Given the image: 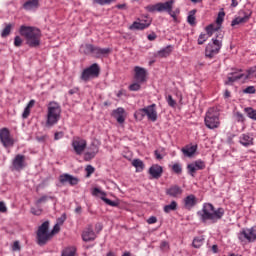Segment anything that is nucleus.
<instances>
[{
    "label": "nucleus",
    "mask_w": 256,
    "mask_h": 256,
    "mask_svg": "<svg viewBox=\"0 0 256 256\" xmlns=\"http://www.w3.org/2000/svg\"><path fill=\"white\" fill-rule=\"evenodd\" d=\"M173 5H175V0H170L166 2H159L156 4H150L146 7H144L145 11L148 13H155L156 11L158 13H163V11H166V13H169L171 9H173Z\"/></svg>",
    "instance_id": "obj_8"
},
{
    "label": "nucleus",
    "mask_w": 256,
    "mask_h": 256,
    "mask_svg": "<svg viewBox=\"0 0 256 256\" xmlns=\"http://www.w3.org/2000/svg\"><path fill=\"white\" fill-rule=\"evenodd\" d=\"M61 119V105L56 101H51L47 105L46 127H53Z\"/></svg>",
    "instance_id": "obj_3"
},
{
    "label": "nucleus",
    "mask_w": 256,
    "mask_h": 256,
    "mask_svg": "<svg viewBox=\"0 0 256 256\" xmlns=\"http://www.w3.org/2000/svg\"><path fill=\"white\" fill-rule=\"evenodd\" d=\"M41 213H43V209L34 207L31 208L32 215H41Z\"/></svg>",
    "instance_id": "obj_55"
},
{
    "label": "nucleus",
    "mask_w": 256,
    "mask_h": 256,
    "mask_svg": "<svg viewBox=\"0 0 256 256\" xmlns=\"http://www.w3.org/2000/svg\"><path fill=\"white\" fill-rule=\"evenodd\" d=\"M97 153H99V148L97 146H93L91 152H86L84 154L85 161H91V159H95V155H97Z\"/></svg>",
    "instance_id": "obj_29"
},
{
    "label": "nucleus",
    "mask_w": 256,
    "mask_h": 256,
    "mask_svg": "<svg viewBox=\"0 0 256 256\" xmlns=\"http://www.w3.org/2000/svg\"><path fill=\"white\" fill-rule=\"evenodd\" d=\"M163 211L164 213H171V211H177V201L173 200L170 204L165 205Z\"/></svg>",
    "instance_id": "obj_31"
},
{
    "label": "nucleus",
    "mask_w": 256,
    "mask_h": 256,
    "mask_svg": "<svg viewBox=\"0 0 256 256\" xmlns=\"http://www.w3.org/2000/svg\"><path fill=\"white\" fill-rule=\"evenodd\" d=\"M237 236L241 243H253L256 241V226L242 229Z\"/></svg>",
    "instance_id": "obj_10"
},
{
    "label": "nucleus",
    "mask_w": 256,
    "mask_h": 256,
    "mask_svg": "<svg viewBox=\"0 0 256 256\" xmlns=\"http://www.w3.org/2000/svg\"><path fill=\"white\" fill-rule=\"evenodd\" d=\"M234 117L238 123H245V115L243 113L235 112Z\"/></svg>",
    "instance_id": "obj_42"
},
{
    "label": "nucleus",
    "mask_w": 256,
    "mask_h": 256,
    "mask_svg": "<svg viewBox=\"0 0 256 256\" xmlns=\"http://www.w3.org/2000/svg\"><path fill=\"white\" fill-rule=\"evenodd\" d=\"M94 49H95V46H93L92 44H86L81 46V50L85 55H91V53L93 55Z\"/></svg>",
    "instance_id": "obj_33"
},
{
    "label": "nucleus",
    "mask_w": 256,
    "mask_h": 256,
    "mask_svg": "<svg viewBox=\"0 0 256 256\" xmlns=\"http://www.w3.org/2000/svg\"><path fill=\"white\" fill-rule=\"evenodd\" d=\"M151 23L153 20L149 17H145V19H138L134 21L132 25L129 26L130 31H143L145 29H149L151 27Z\"/></svg>",
    "instance_id": "obj_12"
},
{
    "label": "nucleus",
    "mask_w": 256,
    "mask_h": 256,
    "mask_svg": "<svg viewBox=\"0 0 256 256\" xmlns=\"http://www.w3.org/2000/svg\"><path fill=\"white\" fill-rule=\"evenodd\" d=\"M111 53V49L109 48H99L94 46L93 55L96 59H101L105 57V55H109Z\"/></svg>",
    "instance_id": "obj_26"
},
{
    "label": "nucleus",
    "mask_w": 256,
    "mask_h": 256,
    "mask_svg": "<svg viewBox=\"0 0 256 256\" xmlns=\"http://www.w3.org/2000/svg\"><path fill=\"white\" fill-rule=\"evenodd\" d=\"M149 174L153 179H159L163 175V167L159 164H154L149 168Z\"/></svg>",
    "instance_id": "obj_24"
},
{
    "label": "nucleus",
    "mask_w": 256,
    "mask_h": 256,
    "mask_svg": "<svg viewBox=\"0 0 256 256\" xmlns=\"http://www.w3.org/2000/svg\"><path fill=\"white\" fill-rule=\"evenodd\" d=\"M160 249H161V251H169V249H170V246H169V242H167V241H162L161 243H160Z\"/></svg>",
    "instance_id": "obj_50"
},
{
    "label": "nucleus",
    "mask_w": 256,
    "mask_h": 256,
    "mask_svg": "<svg viewBox=\"0 0 256 256\" xmlns=\"http://www.w3.org/2000/svg\"><path fill=\"white\" fill-rule=\"evenodd\" d=\"M188 173L191 177H195L197 171H203L205 169V162L203 160H196L187 165Z\"/></svg>",
    "instance_id": "obj_15"
},
{
    "label": "nucleus",
    "mask_w": 256,
    "mask_h": 256,
    "mask_svg": "<svg viewBox=\"0 0 256 256\" xmlns=\"http://www.w3.org/2000/svg\"><path fill=\"white\" fill-rule=\"evenodd\" d=\"M97 5H111L115 0H93Z\"/></svg>",
    "instance_id": "obj_49"
},
{
    "label": "nucleus",
    "mask_w": 256,
    "mask_h": 256,
    "mask_svg": "<svg viewBox=\"0 0 256 256\" xmlns=\"http://www.w3.org/2000/svg\"><path fill=\"white\" fill-rule=\"evenodd\" d=\"M49 199H55L54 196H42L36 201V205H41V203H47Z\"/></svg>",
    "instance_id": "obj_43"
},
{
    "label": "nucleus",
    "mask_w": 256,
    "mask_h": 256,
    "mask_svg": "<svg viewBox=\"0 0 256 256\" xmlns=\"http://www.w3.org/2000/svg\"><path fill=\"white\" fill-rule=\"evenodd\" d=\"M134 73L135 80L138 83H145V81L147 80V70H145V68L136 66L134 68Z\"/></svg>",
    "instance_id": "obj_19"
},
{
    "label": "nucleus",
    "mask_w": 256,
    "mask_h": 256,
    "mask_svg": "<svg viewBox=\"0 0 256 256\" xmlns=\"http://www.w3.org/2000/svg\"><path fill=\"white\" fill-rule=\"evenodd\" d=\"M197 13V10H191L188 14V17H187V21L189 23V25H196L197 22H196V18H195V14Z\"/></svg>",
    "instance_id": "obj_34"
},
{
    "label": "nucleus",
    "mask_w": 256,
    "mask_h": 256,
    "mask_svg": "<svg viewBox=\"0 0 256 256\" xmlns=\"http://www.w3.org/2000/svg\"><path fill=\"white\" fill-rule=\"evenodd\" d=\"M12 167L15 171H22L27 167V162L25 161V155L17 154L12 161Z\"/></svg>",
    "instance_id": "obj_16"
},
{
    "label": "nucleus",
    "mask_w": 256,
    "mask_h": 256,
    "mask_svg": "<svg viewBox=\"0 0 256 256\" xmlns=\"http://www.w3.org/2000/svg\"><path fill=\"white\" fill-rule=\"evenodd\" d=\"M207 39H209V36L207 34H200L198 37V45H203V43H205Z\"/></svg>",
    "instance_id": "obj_45"
},
{
    "label": "nucleus",
    "mask_w": 256,
    "mask_h": 256,
    "mask_svg": "<svg viewBox=\"0 0 256 256\" xmlns=\"http://www.w3.org/2000/svg\"><path fill=\"white\" fill-rule=\"evenodd\" d=\"M172 51L173 50L171 49V46H167V47L163 48L162 50H160L158 52V55H159V57H169V55H171Z\"/></svg>",
    "instance_id": "obj_38"
},
{
    "label": "nucleus",
    "mask_w": 256,
    "mask_h": 256,
    "mask_svg": "<svg viewBox=\"0 0 256 256\" xmlns=\"http://www.w3.org/2000/svg\"><path fill=\"white\" fill-rule=\"evenodd\" d=\"M0 141L4 147H13L15 145V140L11 137V132L7 128H2L0 130Z\"/></svg>",
    "instance_id": "obj_14"
},
{
    "label": "nucleus",
    "mask_w": 256,
    "mask_h": 256,
    "mask_svg": "<svg viewBox=\"0 0 256 256\" xmlns=\"http://www.w3.org/2000/svg\"><path fill=\"white\" fill-rule=\"evenodd\" d=\"M245 113H247V117H249V119H252L253 121H256V110L248 107L244 109Z\"/></svg>",
    "instance_id": "obj_37"
},
{
    "label": "nucleus",
    "mask_w": 256,
    "mask_h": 256,
    "mask_svg": "<svg viewBox=\"0 0 256 256\" xmlns=\"http://www.w3.org/2000/svg\"><path fill=\"white\" fill-rule=\"evenodd\" d=\"M112 117L116 119L117 123H120V124L125 123V119L127 117V115L125 114V109L122 107H119L116 110H113Z\"/></svg>",
    "instance_id": "obj_21"
},
{
    "label": "nucleus",
    "mask_w": 256,
    "mask_h": 256,
    "mask_svg": "<svg viewBox=\"0 0 256 256\" xmlns=\"http://www.w3.org/2000/svg\"><path fill=\"white\" fill-rule=\"evenodd\" d=\"M19 33L25 38L29 47H39L41 45V30L32 26H20Z\"/></svg>",
    "instance_id": "obj_2"
},
{
    "label": "nucleus",
    "mask_w": 256,
    "mask_h": 256,
    "mask_svg": "<svg viewBox=\"0 0 256 256\" xmlns=\"http://www.w3.org/2000/svg\"><path fill=\"white\" fill-rule=\"evenodd\" d=\"M11 29H13V25L7 24L1 32V37H3L4 39L5 37H9V35H11Z\"/></svg>",
    "instance_id": "obj_39"
},
{
    "label": "nucleus",
    "mask_w": 256,
    "mask_h": 256,
    "mask_svg": "<svg viewBox=\"0 0 256 256\" xmlns=\"http://www.w3.org/2000/svg\"><path fill=\"white\" fill-rule=\"evenodd\" d=\"M92 195H94V197H99L100 195V199H102V201H104V203H106V205H110V207H117V202L110 200L109 198L106 197V193L101 191L99 188H94L92 191Z\"/></svg>",
    "instance_id": "obj_18"
},
{
    "label": "nucleus",
    "mask_w": 256,
    "mask_h": 256,
    "mask_svg": "<svg viewBox=\"0 0 256 256\" xmlns=\"http://www.w3.org/2000/svg\"><path fill=\"white\" fill-rule=\"evenodd\" d=\"M29 115H31V109L26 107V108L24 109V112H23V114H22V117H23V119H27V117H29Z\"/></svg>",
    "instance_id": "obj_57"
},
{
    "label": "nucleus",
    "mask_w": 256,
    "mask_h": 256,
    "mask_svg": "<svg viewBox=\"0 0 256 256\" xmlns=\"http://www.w3.org/2000/svg\"><path fill=\"white\" fill-rule=\"evenodd\" d=\"M249 21V16H244V17H237L231 22V26L235 27V25H241V23H247Z\"/></svg>",
    "instance_id": "obj_32"
},
{
    "label": "nucleus",
    "mask_w": 256,
    "mask_h": 256,
    "mask_svg": "<svg viewBox=\"0 0 256 256\" xmlns=\"http://www.w3.org/2000/svg\"><path fill=\"white\" fill-rule=\"evenodd\" d=\"M67 221V215L62 214L60 218L57 219V225H63Z\"/></svg>",
    "instance_id": "obj_53"
},
{
    "label": "nucleus",
    "mask_w": 256,
    "mask_h": 256,
    "mask_svg": "<svg viewBox=\"0 0 256 256\" xmlns=\"http://www.w3.org/2000/svg\"><path fill=\"white\" fill-rule=\"evenodd\" d=\"M72 147L76 155H83L87 149V140L81 137H74L72 140Z\"/></svg>",
    "instance_id": "obj_13"
},
{
    "label": "nucleus",
    "mask_w": 256,
    "mask_h": 256,
    "mask_svg": "<svg viewBox=\"0 0 256 256\" xmlns=\"http://www.w3.org/2000/svg\"><path fill=\"white\" fill-rule=\"evenodd\" d=\"M23 8L26 11H35L36 9H39V0H27L23 4Z\"/></svg>",
    "instance_id": "obj_27"
},
{
    "label": "nucleus",
    "mask_w": 256,
    "mask_h": 256,
    "mask_svg": "<svg viewBox=\"0 0 256 256\" xmlns=\"http://www.w3.org/2000/svg\"><path fill=\"white\" fill-rule=\"evenodd\" d=\"M204 241H205V238H203V236L196 237L194 238L192 245L195 249H199L203 245Z\"/></svg>",
    "instance_id": "obj_35"
},
{
    "label": "nucleus",
    "mask_w": 256,
    "mask_h": 256,
    "mask_svg": "<svg viewBox=\"0 0 256 256\" xmlns=\"http://www.w3.org/2000/svg\"><path fill=\"white\" fill-rule=\"evenodd\" d=\"M182 153L185 157H193L197 153V144H188L182 148Z\"/></svg>",
    "instance_id": "obj_25"
},
{
    "label": "nucleus",
    "mask_w": 256,
    "mask_h": 256,
    "mask_svg": "<svg viewBox=\"0 0 256 256\" xmlns=\"http://www.w3.org/2000/svg\"><path fill=\"white\" fill-rule=\"evenodd\" d=\"M53 236L49 231V221L43 222L37 231V243L40 246L47 245V242L51 241Z\"/></svg>",
    "instance_id": "obj_7"
},
{
    "label": "nucleus",
    "mask_w": 256,
    "mask_h": 256,
    "mask_svg": "<svg viewBox=\"0 0 256 256\" xmlns=\"http://www.w3.org/2000/svg\"><path fill=\"white\" fill-rule=\"evenodd\" d=\"M222 47L223 36L220 34V36H217V38H213L212 41L207 44L205 48V57H207V59H213L215 55H218Z\"/></svg>",
    "instance_id": "obj_4"
},
{
    "label": "nucleus",
    "mask_w": 256,
    "mask_h": 256,
    "mask_svg": "<svg viewBox=\"0 0 256 256\" xmlns=\"http://www.w3.org/2000/svg\"><path fill=\"white\" fill-rule=\"evenodd\" d=\"M59 231H61V227H60V225L59 224H56L54 227H53V229H52V231L50 232V234H51V236L53 237L56 233H58Z\"/></svg>",
    "instance_id": "obj_56"
},
{
    "label": "nucleus",
    "mask_w": 256,
    "mask_h": 256,
    "mask_svg": "<svg viewBox=\"0 0 256 256\" xmlns=\"http://www.w3.org/2000/svg\"><path fill=\"white\" fill-rule=\"evenodd\" d=\"M166 195L174 198L181 197V195H183V188L179 185H172L166 189Z\"/></svg>",
    "instance_id": "obj_22"
},
{
    "label": "nucleus",
    "mask_w": 256,
    "mask_h": 256,
    "mask_svg": "<svg viewBox=\"0 0 256 256\" xmlns=\"http://www.w3.org/2000/svg\"><path fill=\"white\" fill-rule=\"evenodd\" d=\"M197 215L202 223H207V221H211V223H217V221L223 219V215H225V209H215V206H213V204L204 203L202 210L198 211Z\"/></svg>",
    "instance_id": "obj_1"
},
{
    "label": "nucleus",
    "mask_w": 256,
    "mask_h": 256,
    "mask_svg": "<svg viewBox=\"0 0 256 256\" xmlns=\"http://www.w3.org/2000/svg\"><path fill=\"white\" fill-rule=\"evenodd\" d=\"M253 73H255V70L253 68L243 72L242 70L237 72H232L228 75V81H226V85H229V83H235V81H239L242 79V81H247V79H251L253 77Z\"/></svg>",
    "instance_id": "obj_9"
},
{
    "label": "nucleus",
    "mask_w": 256,
    "mask_h": 256,
    "mask_svg": "<svg viewBox=\"0 0 256 256\" xmlns=\"http://www.w3.org/2000/svg\"><path fill=\"white\" fill-rule=\"evenodd\" d=\"M21 45H23V38H21V36H15L14 46L15 47H21Z\"/></svg>",
    "instance_id": "obj_47"
},
{
    "label": "nucleus",
    "mask_w": 256,
    "mask_h": 256,
    "mask_svg": "<svg viewBox=\"0 0 256 256\" xmlns=\"http://www.w3.org/2000/svg\"><path fill=\"white\" fill-rule=\"evenodd\" d=\"M140 82H136L133 83L129 86V90L130 91H139V89H141V84H139Z\"/></svg>",
    "instance_id": "obj_51"
},
{
    "label": "nucleus",
    "mask_w": 256,
    "mask_h": 256,
    "mask_svg": "<svg viewBox=\"0 0 256 256\" xmlns=\"http://www.w3.org/2000/svg\"><path fill=\"white\" fill-rule=\"evenodd\" d=\"M183 203H184V208H186L188 211H191V209L195 207V205H197L198 200L195 195L190 194L184 198Z\"/></svg>",
    "instance_id": "obj_23"
},
{
    "label": "nucleus",
    "mask_w": 256,
    "mask_h": 256,
    "mask_svg": "<svg viewBox=\"0 0 256 256\" xmlns=\"http://www.w3.org/2000/svg\"><path fill=\"white\" fill-rule=\"evenodd\" d=\"M36 139L39 143H45L47 141V135L37 136Z\"/></svg>",
    "instance_id": "obj_60"
},
{
    "label": "nucleus",
    "mask_w": 256,
    "mask_h": 256,
    "mask_svg": "<svg viewBox=\"0 0 256 256\" xmlns=\"http://www.w3.org/2000/svg\"><path fill=\"white\" fill-rule=\"evenodd\" d=\"M34 106H35V100H30L29 103L27 104L26 108L31 109Z\"/></svg>",
    "instance_id": "obj_64"
},
{
    "label": "nucleus",
    "mask_w": 256,
    "mask_h": 256,
    "mask_svg": "<svg viewBox=\"0 0 256 256\" xmlns=\"http://www.w3.org/2000/svg\"><path fill=\"white\" fill-rule=\"evenodd\" d=\"M239 143H241L243 147H249L253 145V137H251L249 134H242L239 138Z\"/></svg>",
    "instance_id": "obj_28"
},
{
    "label": "nucleus",
    "mask_w": 256,
    "mask_h": 256,
    "mask_svg": "<svg viewBox=\"0 0 256 256\" xmlns=\"http://www.w3.org/2000/svg\"><path fill=\"white\" fill-rule=\"evenodd\" d=\"M154 223H157V217L151 216L150 218H148L147 220L148 225H153Z\"/></svg>",
    "instance_id": "obj_58"
},
{
    "label": "nucleus",
    "mask_w": 256,
    "mask_h": 256,
    "mask_svg": "<svg viewBox=\"0 0 256 256\" xmlns=\"http://www.w3.org/2000/svg\"><path fill=\"white\" fill-rule=\"evenodd\" d=\"M155 107L157 106L155 104H152L145 108H141L137 110L134 113L135 119H138L139 121H141L143 120L144 117H147L149 121H152L153 123H155V121H157V109Z\"/></svg>",
    "instance_id": "obj_5"
},
{
    "label": "nucleus",
    "mask_w": 256,
    "mask_h": 256,
    "mask_svg": "<svg viewBox=\"0 0 256 256\" xmlns=\"http://www.w3.org/2000/svg\"><path fill=\"white\" fill-rule=\"evenodd\" d=\"M256 89L255 86H248L246 89L243 90V93H246L248 95H253L255 94Z\"/></svg>",
    "instance_id": "obj_48"
},
{
    "label": "nucleus",
    "mask_w": 256,
    "mask_h": 256,
    "mask_svg": "<svg viewBox=\"0 0 256 256\" xmlns=\"http://www.w3.org/2000/svg\"><path fill=\"white\" fill-rule=\"evenodd\" d=\"M59 181L62 185H71L72 187H75V185H79V178L70 175V174H61L59 176Z\"/></svg>",
    "instance_id": "obj_17"
},
{
    "label": "nucleus",
    "mask_w": 256,
    "mask_h": 256,
    "mask_svg": "<svg viewBox=\"0 0 256 256\" xmlns=\"http://www.w3.org/2000/svg\"><path fill=\"white\" fill-rule=\"evenodd\" d=\"M132 165L137 169V171H143V169H145V164H143V161L140 159L133 160Z\"/></svg>",
    "instance_id": "obj_36"
},
{
    "label": "nucleus",
    "mask_w": 256,
    "mask_h": 256,
    "mask_svg": "<svg viewBox=\"0 0 256 256\" xmlns=\"http://www.w3.org/2000/svg\"><path fill=\"white\" fill-rule=\"evenodd\" d=\"M86 177H91V175H93V173H95V168L92 165H88L86 166Z\"/></svg>",
    "instance_id": "obj_46"
},
{
    "label": "nucleus",
    "mask_w": 256,
    "mask_h": 256,
    "mask_svg": "<svg viewBox=\"0 0 256 256\" xmlns=\"http://www.w3.org/2000/svg\"><path fill=\"white\" fill-rule=\"evenodd\" d=\"M63 137V132H56L54 135V139L58 141V139H61Z\"/></svg>",
    "instance_id": "obj_63"
},
{
    "label": "nucleus",
    "mask_w": 256,
    "mask_h": 256,
    "mask_svg": "<svg viewBox=\"0 0 256 256\" xmlns=\"http://www.w3.org/2000/svg\"><path fill=\"white\" fill-rule=\"evenodd\" d=\"M204 123L207 129H219V127H221V120L219 119V112H217V109L210 108L206 112Z\"/></svg>",
    "instance_id": "obj_6"
},
{
    "label": "nucleus",
    "mask_w": 256,
    "mask_h": 256,
    "mask_svg": "<svg viewBox=\"0 0 256 256\" xmlns=\"http://www.w3.org/2000/svg\"><path fill=\"white\" fill-rule=\"evenodd\" d=\"M75 247H67L62 251L61 256H75Z\"/></svg>",
    "instance_id": "obj_41"
},
{
    "label": "nucleus",
    "mask_w": 256,
    "mask_h": 256,
    "mask_svg": "<svg viewBox=\"0 0 256 256\" xmlns=\"http://www.w3.org/2000/svg\"><path fill=\"white\" fill-rule=\"evenodd\" d=\"M82 239L86 243L89 242V241H95V239H97V234H95V231H93V226H88L82 232Z\"/></svg>",
    "instance_id": "obj_20"
},
{
    "label": "nucleus",
    "mask_w": 256,
    "mask_h": 256,
    "mask_svg": "<svg viewBox=\"0 0 256 256\" xmlns=\"http://www.w3.org/2000/svg\"><path fill=\"white\" fill-rule=\"evenodd\" d=\"M12 251H21V244L19 241H14L12 245Z\"/></svg>",
    "instance_id": "obj_54"
},
{
    "label": "nucleus",
    "mask_w": 256,
    "mask_h": 256,
    "mask_svg": "<svg viewBox=\"0 0 256 256\" xmlns=\"http://www.w3.org/2000/svg\"><path fill=\"white\" fill-rule=\"evenodd\" d=\"M0 213H7V206L5 202H0Z\"/></svg>",
    "instance_id": "obj_59"
},
{
    "label": "nucleus",
    "mask_w": 256,
    "mask_h": 256,
    "mask_svg": "<svg viewBox=\"0 0 256 256\" xmlns=\"http://www.w3.org/2000/svg\"><path fill=\"white\" fill-rule=\"evenodd\" d=\"M225 19V12H219L216 18V23L214 25L218 26L221 29V25H223V21Z\"/></svg>",
    "instance_id": "obj_40"
},
{
    "label": "nucleus",
    "mask_w": 256,
    "mask_h": 256,
    "mask_svg": "<svg viewBox=\"0 0 256 256\" xmlns=\"http://www.w3.org/2000/svg\"><path fill=\"white\" fill-rule=\"evenodd\" d=\"M99 73H101V68L99 67V64L94 63L82 71L80 79H82V81H89V79L99 77Z\"/></svg>",
    "instance_id": "obj_11"
},
{
    "label": "nucleus",
    "mask_w": 256,
    "mask_h": 256,
    "mask_svg": "<svg viewBox=\"0 0 256 256\" xmlns=\"http://www.w3.org/2000/svg\"><path fill=\"white\" fill-rule=\"evenodd\" d=\"M154 155L156 159H158V161H161V159H163V155L161 154V152H159V150H155Z\"/></svg>",
    "instance_id": "obj_61"
},
{
    "label": "nucleus",
    "mask_w": 256,
    "mask_h": 256,
    "mask_svg": "<svg viewBox=\"0 0 256 256\" xmlns=\"http://www.w3.org/2000/svg\"><path fill=\"white\" fill-rule=\"evenodd\" d=\"M219 29H221L219 26H216L215 23L208 25L205 30H206V35L209 37L213 36V33L219 31Z\"/></svg>",
    "instance_id": "obj_30"
},
{
    "label": "nucleus",
    "mask_w": 256,
    "mask_h": 256,
    "mask_svg": "<svg viewBox=\"0 0 256 256\" xmlns=\"http://www.w3.org/2000/svg\"><path fill=\"white\" fill-rule=\"evenodd\" d=\"M172 171H174L176 175H181V173H183V168L181 167V164L176 163L172 166Z\"/></svg>",
    "instance_id": "obj_44"
},
{
    "label": "nucleus",
    "mask_w": 256,
    "mask_h": 256,
    "mask_svg": "<svg viewBox=\"0 0 256 256\" xmlns=\"http://www.w3.org/2000/svg\"><path fill=\"white\" fill-rule=\"evenodd\" d=\"M147 39L148 41H155L157 39V35L155 33L149 34Z\"/></svg>",
    "instance_id": "obj_62"
},
{
    "label": "nucleus",
    "mask_w": 256,
    "mask_h": 256,
    "mask_svg": "<svg viewBox=\"0 0 256 256\" xmlns=\"http://www.w3.org/2000/svg\"><path fill=\"white\" fill-rule=\"evenodd\" d=\"M167 103L170 107H176V105H177V102L173 99V96H171V95H168Z\"/></svg>",
    "instance_id": "obj_52"
}]
</instances>
